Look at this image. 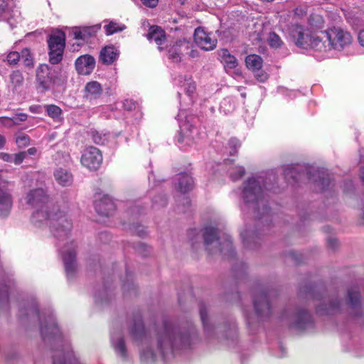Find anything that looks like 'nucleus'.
<instances>
[{
  "label": "nucleus",
  "mask_w": 364,
  "mask_h": 364,
  "mask_svg": "<svg viewBox=\"0 0 364 364\" xmlns=\"http://www.w3.org/2000/svg\"><path fill=\"white\" fill-rule=\"evenodd\" d=\"M25 200L37 209L31 217V221L36 226L48 225L55 237L62 240L68 237L73 223L68 214L67 205L61 208L58 205L50 203L46 191L41 188L30 190Z\"/></svg>",
  "instance_id": "obj_1"
},
{
  "label": "nucleus",
  "mask_w": 364,
  "mask_h": 364,
  "mask_svg": "<svg viewBox=\"0 0 364 364\" xmlns=\"http://www.w3.org/2000/svg\"><path fill=\"white\" fill-rule=\"evenodd\" d=\"M53 364H78V361L73 352L68 349L66 352L63 350L59 355L54 356Z\"/></svg>",
  "instance_id": "obj_27"
},
{
  "label": "nucleus",
  "mask_w": 364,
  "mask_h": 364,
  "mask_svg": "<svg viewBox=\"0 0 364 364\" xmlns=\"http://www.w3.org/2000/svg\"><path fill=\"white\" fill-rule=\"evenodd\" d=\"M102 92L101 85L97 81H91L85 87V97L92 100L98 98Z\"/></svg>",
  "instance_id": "obj_26"
},
{
  "label": "nucleus",
  "mask_w": 364,
  "mask_h": 364,
  "mask_svg": "<svg viewBox=\"0 0 364 364\" xmlns=\"http://www.w3.org/2000/svg\"><path fill=\"white\" fill-rule=\"evenodd\" d=\"M20 59H21L26 66H30L33 64V59L29 49L24 48L20 53Z\"/></svg>",
  "instance_id": "obj_43"
},
{
  "label": "nucleus",
  "mask_w": 364,
  "mask_h": 364,
  "mask_svg": "<svg viewBox=\"0 0 364 364\" xmlns=\"http://www.w3.org/2000/svg\"><path fill=\"white\" fill-rule=\"evenodd\" d=\"M296 174H297V172L294 168H287L284 171L285 178L288 181H289L290 178H292L293 181L297 180Z\"/></svg>",
  "instance_id": "obj_51"
},
{
  "label": "nucleus",
  "mask_w": 364,
  "mask_h": 364,
  "mask_svg": "<svg viewBox=\"0 0 364 364\" xmlns=\"http://www.w3.org/2000/svg\"><path fill=\"white\" fill-rule=\"evenodd\" d=\"M124 107L125 109L131 110L135 107V105H134V103L132 102L131 101L126 100L124 102Z\"/></svg>",
  "instance_id": "obj_61"
},
{
  "label": "nucleus",
  "mask_w": 364,
  "mask_h": 364,
  "mask_svg": "<svg viewBox=\"0 0 364 364\" xmlns=\"http://www.w3.org/2000/svg\"><path fill=\"white\" fill-rule=\"evenodd\" d=\"M254 73H255V77L259 82H265L268 79V75L265 72L261 70V69L259 70L258 72H254Z\"/></svg>",
  "instance_id": "obj_53"
},
{
  "label": "nucleus",
  "mask_w": 364,
  "mask_h": 364,
  "mask_svg": "<svg viewBox=\"0 0 364 364\" xmlns=\"http://www.w3.org/2000/svg\"><path fill=\"white\" fill-rule=\"evenodd\" d=\"M194 41L198 47L206 51L214 50L217 46V39L202 27L195 29Z\"/></svg>",
  "instance_id": "obj_8"
},
{
  "label": "nucleus",
  "mask_w": 364,
  "mask_h": 364,
  "mask_svg": "<svg viewBox=\"0 0 364 364\" xmlns=\"http://www.w3.org/2000/svg\"><path fill=\"white\" fill-rule=\"evenodd\" d=\"M9 186V182L1 177V171H0V188H6Z\"/></svg>",
  "instance_id": "obj_60"
},
{
  "label": "nucleus",
  "mask_w": 364,
  "mask_h": 364,
  "mask_svg": "<svg viewBox=\"0 0 364 364\" xmlns=\"http://www.w3.org/2000/svg\"><path fill=\"white\" fill-rule=\"evenodd\" d=\"M111 343L117 355L125 359L127 358V349L123 337L120 334H112L111 336Z\"/></svg>",
  "instance_id": "obj_25"
},
{
  "label": "nucleus",
  "mask_w": 364,
  "mask_h": 364,
  "mask_svg": "<svg viewBox=\"0 0 364 364\" xmlns=\"http://www.w3.org/2000/svg\"><path fill=\"white\" fill-rule=\"evenodd\" d=\"M49 47L50 62L52 64H58L61 61L65 48V34L58 32L50 36L48 41Z\"/></svg>",
  "instance_id": "obj_6"
},
{
  "label": "nucleus",
  "mask_w": 364,
  "mask_h": 364,
  "mask_svg": "<svg viewBox=\"0 0 364 364\" xmlns=\"http://www.w3.org/2000/svg\"><path fill=\"white\" fill-rule=\"evenodd\" d=\"M219 55L226 71L235 69L238 65V62L236 58L231 55L227 49L220 50Z\"/></svg>",
  "instance_id": "obj_31"
},
{
  "label": "nucleus",
  "mask_w": 364,
  "mask_h": 364,
  "mask_svg": "<svg viewBox=\"0 0 364 364\" xmlns=\"http://www.w3.org/2000/svg\"><path fill=\"white\" fill-rule=\"evenodd\" d=\"M358 40L360 45L364 47V29H362L359 31L358 34Z\"/></svg>",
  "instance_id": "obj_59"
},
{
  "label": "nucleus",
  "mask_w": 364,
  "mask_h": 364,
  "mask_svg": "<svg viewBox=\"0 0 364 364\" xmlns=\"http://www.w3.org/2000/svg\"><path fill=\"white\" fill-rule=\"evenodd\" d=\"M38 150L36 147H31V148H29L26 152V155L28 154V155H31V156H34L36 154Z\"/></svg>",
  "instance_id": "obj_63"
},
{
  "label": "nucleus",
  "mask_w": 364,
  "mask_h": 364,
  "mask_svg": "<svg viewBox=\"0 0 364 364\" xmlns=\"http://www.w3.org/2000/svg\"><path fill=\"white\" fill-rule=\"evenodd\" d=\"M284 317L289 321V326L297 331L305 330L312 326L311 315L304 309L298 311L292 315L285 314Z\"/></svg>",
  "instance_id": "obj_7"
},
{
  "label": "nucleus",
  "mask_w": 364,
  "mask_h": 364,
  "mask_svg": "<svg viewBox=\"0 0 364 364\" xmlns=\"http://www.w3.org/2000/svg\"><path fill=\"white\" fill-rule=\"evenodd\" d=\"M12 205L13 198L9 188H0V218L8 216Z\"/></svg>",
  "instance_id": "obj_18"
},
{
  "label": "nucleus",
  "mask_w": 364,
  "mask_h": 364,
  "mask_svg": "<svg viewBox=\"0 0 364 364\" xmlns=\"http://www.w3.org/2000/svg\"><path fill=\"white\" fill-rule=\"evenodd\" d=\"M268 42L269 46L274 48L281 47L283 43L280 37L274 32H272L269 34Z\"/></svg>",
  "instance_id": "obj_42"
},
{
  "label": "nucleus",
  "mask_w": 364,
  "mask_h": 364,
  "mask_svg": "<svg viewBox=\"0 0 364 364\" xmlns=\"http://www.w3.org/2000/svg\"><path fill=\"white\" fill-rule=\"evenodd\" d=\"M183 119H186V115L184 110H180L177 115V119L179 122L180 127V136H178V143L186 142L188 145H190V136L188 134V130L192 132L189 129V125L186 122V119L183 120Z\"/></svg>",
  "instance_id": "obj_21"
},
{
  "label": "nucleus",
  "mask_w": 364,
  "mask_h": 364,
  "mask_svg": "<svg viewBox=\"0 0 364 364\" xmlns=\"http://www.w3.org/2000/svg\"><path fill=\"white\" fill-rule=\"evenodd\" d=\"M10 81L14 88L20 87L23 82L22 73L18 70L12 72L10 75Z\"/></svg>",
  "instance_id": "obj_38"
},
{
  "label": "nucleus",
  "mask_w": 364,
  "mask_h": 364,
  "mask_svg": "<svg viewBox=\"0 0 364 364\" xmlns=\"http://www.w3.org/2000/svg\"><path fill=\"white\" fill-rule=\"evenodd\" d=\"M0 159L5 162L11 163L13 161V155L5 152H0Z\"/></svg>",
  "instance_id": "obj_56"
},
{
  "label": "nucleus",
  "mask_w": 364,
  "mask_h": 364,
  "mask_svg": "<svg viewBox=\"0 0 364 364\" xmlns=\"http://www.w3.org/2000/svg\"><path fill=\"white\" fill-rule=\"evenodd\" d=\"M200 318H201L202 323H203V326H204V329H205V331H207L208 328V323H207V321H208V318H207V309H206L205 306H200Z\"/></svg>",
  "instance_id": "obj_49"
},
{
  "label": "nucleus",
  "mask_w": 364,
  "mask_h": 364,
  "mask_svg": "<svg viewBox=\"0 0 364 364\" xmlns=\"http://www.w3.org/2000/svg\"><path fill=\"white\" fill-rule=\"evenodd\" d=\"M20 60V53L18 52H11L6 58V60L9 65H16Z\"/></svg>",
  "instance_id": "obj_48"
},
{
  "label": "nucleus",
  "mask_w": 364,
  "mask_h": 364,
  "mask_svg": "<svg viewBox=\"0 0 364 364\" xmlns=\"http://www.w3.org/2000/svg\"><path fill=\"white\" fill-rule=\"evenodd\" d=\"M29 136L23 133H18L16 135V144L18 148H24L30 144Z\"/></svg>",
  "instance_id": "obj_39"
},
{
  "label": "nucleus",
  "mask_w": 364,
  "mask_h": 364,
  "mask_svg": "<svg viewBox=\"0 0 364 364\" xmlns=\"http://www.w3.org/2000/svg\"><path fill=\"white\" fill-rule=\"evenodd\" d=\"M26 158V151H20L13 155V163L16 165L21 164L23 160Z\"/></svg>",
  "instance_id": "obj_50"
},
{
  "label": "nucleus",
  "mask_w": 364,
  "mask_h": 364,
  "mask_svg": "<svg viewBox=\"0 0 364 364\" xmlns=\"http://www.w3.org/2000/svg\"><path fill=\"white\" fill-rule=\"evenodd\" d=\"M192 47V43L185 38L177 41L168 48V58L174 62H179L181 55L186 53Z\"/></svg>",
  "instance_id": "obj_16"
},
{
  "label": "nucleus",
  "mask_w": 364,
  "mask_h": 364,
  "mask_svg": "<svg viewBox=\"0 0 364 364\" xmlns=\"http://www.w3.org/2000/svg\"><path fill=\"white\" fill-rule=\"evenodd\" d=\"M339 310V302H332L324 298L322 303L316 306V311L320 314H333Z\"/></svg>",
  "instance_id": "obj_28"
},
{
  "label": "nucleus",
  "mask_w": 364,
  "mask_h": 364,
  "mask_svg": "<svg viewBox=\"0 0 364 364\" xmlns=\"http://www.w3.org/2000/svg\"><path fill=\"white\" fill-rule=\"evenodd\" d=\"M54 178L57 183L62 186H68L73 183L72 174L68 170L62 168L55 171Z\"/></svg>",
  "instance_id": "obj_29"
},
{
  "label": "nucleus",
  "mask_w": 364,
  "mask_h": 364,
  "mask_svg": "<svg viewBox=\"0 0 364 364\" xmlns=\"http://www.w3.org/2000/svg\"><path fill=\"white\" fill-rule=\"evenodd\" d=\"M98 29L97 26L76 28L73 31V35L75 39L85 41L94 36Z\"/></svg>",
  "instance_id": "obj_30"
},
{
  "label": "nucleus",
  "mask_w": 364,
  "mask_h": 364,
  "mask_svg": "<svg viewBox=\"0 0 364 364\" xmlns=\"http://www.w3.org/2000/svg\"><path fill=\"white\" fill-rule=\"evenodd\" d=\"M91 134L92 140L96 144L102 145L104 144L107 141L106 136L99 133L97 131L92 132Z\"/></svg>",
  "instance_id": "obj_44"
},
{
  "label": "nucleus",
  "mask_w": 364,
  "mask_h": 364,
  "mask_svg": "<svg viewBox=\"0 0 364 364\" xmlns=\"http://www.w3.org/2000/svg\"><path fill=\"white\" fill-rule=\"evenodd\" d=\"M289 35L297 46L309 48L312 34L308 30H305L299 25H292L289 28Z\"/></svg>",
  "instance_id": "obj_11"
},
{
  "label": "nucleus",
  "mask_w": 364,
  "mask_h": 364,
  "mask_svg": "<svg viewBox=\"0 0 364 364\" xmlns=\"http://www.w3.org/2000/svg\"><path fill=\"white\" fill-rule=\"evenodd\" d=\"M27 118H28V115L26 114L19 113V114H16L14 116H13L12 117H11V122H12V124L14 126V125H18L21 122L26 121L27 119Z\"/></svg>",
  "instance_id": "obj_47"
},
{
  "label": "nucleus",
  "mask_w": 364,
  "mask_h": 364,
  "mask_svg": "<svg viewBox=\"0 0 364 364\" xmlns=\"http://www.w3.org/2000/svg\"><path fill=\"white\" fill-rule=\"evenodd\" d=\"M141 357L146 362L154 361L156 358V353H154L151 349H148L141 352Z\"/></svg>",
  "instance_id": "obj_46"
},
{
  "label": "nucleus",
  "mask_w": 364,
  "mask_h": 364,
  "mask_svg": "<svg viewBox=\"0 0 364 364\" xmlns=\"http://www.w3.org/2000/svg\"><path fill=\"white\" fill-rule=\"evenodd\" d=\"M60 252L64 262L67 276L69 278L72 277L77 271L76 254L74 245L71 243L69 247H64Z\"/></svg>",
  "instance_id": "obj_13"
},
{
  "label": "nucleus",
  "mask_w": 364,
  "mask_h": 364,
  "mask_svg": "<svg viewBox=\"0 0 364 364\" xmlns=\"http://www.w3.org/2000/svg\"><path fill=\"white\" fill-rule=\"evenodd\" d=\"M158 202L159 203V205L161 206H164L166 205V199L164 196H159L156 197L154 199V203L156 204L158 203Z\"/></svg>",
  "instance_id": "obj_58"
},
{
  "label": "nucleus",
  "mask_w": 364,
  "mask_h": 364,
  "mask_svg": "<svg viewBox=\"0 0 364 364\" xmlns=\"http://www.w3.org/2000/svg\"><path fill=\"white\" fill-rule=\"evenodd\" d=\"M204 247L210 254L221 253L224 256L232 257L233 248L230 237L224 234L218 237L217 230L212 226H206L203 230Z\"/></svg>",
  "instance_id": "obj_4"
},
{
  "label": "nucleus",
  "mask_w": 364,
  "mask_h": 364,
  "mask_svg": "<svg viewBox=\"0 0 364 364\" xmlns=\"http://www.w3.org/2000/svg\"><path fill=\"white\" fill-rule=\"evenodd\" d=\"M119 51L113 46H105L100 53V60L102 63L110 65L119 57Z\"/></svg>",
  "instance_id": "obj_22"
},
{
  "label": "nucleus",
  "mask_w": 364,
  "mask_h": 364,
  "mask_svg": "<svg viewBox=\"0 0 364 364\" xmlns=\"http://www.w3.org/2000/svg\"><path fill=\"white\" fill-rule=\"evenodd\" d=\"M246 65L253 72H258L262 66V59L257 55H249L245 59Z\"/></svg>",
  "instance_id": "obj_33"
},
{
  "label": "nucleus",
  "mask_w": 364,
  "mask_h": 364,
  "mask_svg": "<svg viewBox=\"0 0 364 364\" xmlns=\"http://www.w3.org/2000/svg\"><path fill=\"white\" fill-rule=\"evenodd\" d=\"M95 66V58L90 55L79 57L75 61V68L80 75H89Z\"/></svg>",
  "instance_id": "obj_17"
},
{
  "label": "nucleus",
  "mask_w": 364,
  "mask_h": 364,
  "mask_svg": "<svg viewBox=\"0 0 364 364\" xmlns=\"http://www.w3.org/2000/svg\"><path fill=\"white\" fill-rule=\"evenodd\" d=\"M143 4L149 8H154L157 6L159 0H140Z\"/></svg>",
  "instance_id": "obj_57"
},
{
  "label": "nucleus",
  "mask_w": 364,
  "mask_h": 364,
  "mask_svg": "<svg viewBox=\"0 0 364 364\" xmlns=\"http://www.w3.org/2000/svg\"><path fill=\"white\" fill-rule=\"evenodd\" d=\"M263 180L262 178H250L244 183L242 188V198L245 203L262 215L267 214L269 210L264 197Z\"/></svg>",
  "instance_id": "obj_3"
},
{
  "label": "nucleus",
  "mask_w": 364,
  "mask_h": 364,
  "mask_svg": "<svg viewBox=\"0 0 364 364\" xmlns=\"http://www.w3.org/2000/svg\"><path fill=\"white\" fill-rule=\"evenodd\" d=\"M254 307L259 319L262 320L271 314V307L265 292H259L254 296Z\"/></svg>",
  "instance_id": "obj_12"
},
{
  "label": "nucleus",
  "mask_w": 364,
  "mask_h": 364,
  "mask_svg": "<svg viewBox=\"0 0 364 364\" xmlns=\"http://www.w3.org/2000/svg\"><path fill=\"white\" fill-rule=\"evenodd\" d=\"M102 161V156L100 151L93 146L86 149L81 157L82 164L89 169H97Z\"/></svg>",
  "instance_id": "obj_10"
},
{
  "label": "nucleus",
  "mask_w": 364,
  "mask_h": 364,
  "mask_svg": "<svg viewBox=\"0 0 364 364\" xmlns=\"http://www.w3.org/2000/svg\"><path fill=\"white\" fill-rule=\"evenodd\" d=\"M241 237L242 239L243 243L247 247H251V242H255L256 238V234L253 231L244 230L240 233Z\"/></svg>",
  "instance_id": "obj_37"
},
{
  "label": "nucleus",
  "mask_w": 364,
  "mask_h": 364,
  "mask_svg": "<svg viewBox=\"0 0 364 364\" xmlns=\"http://www.w3.org/2000/svg\"><path fill=\"white\" fill-rule=\"evenodd\" d=\"M11 4L10 0H0V18L8 20L11 14Z\"/></svg>",
  "instance_id": "obj_35"
},
{
  "label": "nucleus",
  "mask_w": 364,
  "mask_h": 364,
  "mask_svg": "<svg viewBox=\"0 0 364 364\" xmlns=\"http://www.w3.org/2000/svg\"><path fill=\"white\" fill-rule=\"evenodd\" d=\"M230 177L233 181L238 180L245 174V168L242 166H238L230 171Z\"/></svg>",
  "instance_id": "obj_45"
},
{
  "label": "nucleus",
  "mask_w": 364,
  "mask_h": 364,
  "mask_svg": "<svg viewBox=\"0 0 364 364\" xmlns=\"http://www.w3.org/2000/svg\"><path fill=\"white\" fill-rule=\"evenodd\" d=\"M95 208L98 214L108 216L114 210L115 205L113 200L106 196L95 200Z\"/></svg>",
  "instance_id": "obj_19"
},
{
  "label": "nucleus",
  "mask_w": 364,
  "mask_h": 364,
  "mask_svg": "<svg viewBox=\"0 0 364 364\" xmlns=\"http://www.w3.org/2000/svg\"><path fill=\"white\" fill-rule=\"evenodd\" d=\"M323 32V31L321 32V36L311 35L310 40L311 43L309 44V48L318 51L329 50L328 41L326 40V38L323 37V35L322 34Z\"/></svg>",
  "instance_id": "obj_32"
},
{
  "label": "nucleus",
  "mask_w": 364,
  "mask_h": 364,
  "mask_svg": "<svg viewBox=\"0 0 364 364\" xmlns=\"http://www.w3.org/2000/svg\"><path fill=\"white\" fill-rule=\"evenodd\" d=\"M319 183H321V185L323 186V188H324V187L328 186L329 184V180L328 178H322L320 181H319Z\"/></svg>",
  "instance_id": "obj_64"
},
{
  "label": "nucleus",
  "mask_w": 364,
  "mask_h": 364,
  "mask_svg": "<svg viewBox=\"0 0 364 364\" xmlns=\"http://www.w3.org/2000/svg\"><path fill=\"white\" fill-rule=\"evenodd\" d=\"M190 52L188 53V50L186 53H188V55L191 58H197L198 56V52L195 50H192L191 48L189 49Z\"/></svg>",
  "instance_id": "obj_62"
},
{
  "label": "nucleus",
  "mask_w": 364,
  "mask_h": 364,
  "mask_svg": "<svg viewBox=\"0 0 364 364\" xmlns=\"http://www.w3.org/2000/svg\"><path fill=\"white\" fill-rule=\"evenodd\" d=\"M129 333L134 341L142 340L144 336V328L140 316H137L132 321Z\"/></svg>",
  "instance_id": "obj_24"
},
{
  "label": "nucleus",
  "mask_w": 364,
  "mask_h": 364,
  "mask_svg": "<svg viewBox=\"0 0 364 364\" xmlns=\"http://www.w3.org/2000/svg\"><path fill=\"white\" fill-rule=\"evenodd\" d=\"M197 338L195 328L192 326L186 329L183 326L165 322L156 333L157 352L164 355L174 348L189 347Z\"/></svg>",
  "instance_id": "obj_2"
},
{
  "label": "nucleus",
  "mask_w": 364,
  "mask_h": 364,
  "mask_svg": "<svg viewBox=\"0 0 364 364\" xmlns=\"http://www.w3.org/2000/svg\"><path fill=\"white\" fill-rule=\"evenodd\" d=\"M322 34L328 41V49L341 50L352 42L350 33L339 27L329 28Z\"/></svg>",
  "instance_id": "obj_5"
},
{
  "label": "nucleus",
  "mask_w": 364,
  "mask_h": 364,
  "mask_svg": "<svg viewBox=\"0 0 364 364\" xmlns=\"http://www.w3.org/2000/svg\"><path fill=\"white\" fill-rule=\"evenodd\" d=\"M149 41H154L158 45L159 50H163L162 46L166 41L165 31L159 26H152L149 28V33L146 34Z\"/></svg>",
  "instance_id": "obj_20"
},
{
  "label": "nucleus",
  "mask_w": 364,
  "mask_h": 364,
  "mask_svg": "<svg viewBox=\"0 0 364 364\" xmlns=\"http://www.w3.org/2000/svg\"><path fill=\"white\" fill-rule=\"evenodd\" d=\"M53 71L47 65H41L38 67L36 77L39 87L42 89V91L48 90L50 89L51 83L55 82Z\"/></svg>",
  "instance_id": "obj_15"
},
{
  "label": "nucleus",
  "mask_w": 364,
  "mask_h": 364,
  "mask_svg": "<svg viewBox=\"0 0 364 364\" xmlns=\"http://www.w3.org/2000/svg\"><path fill=\"white\" fill-rule=\"evenodd\" d=\"M41 333L45 341H50L53 339L55 341L61 342L62 336L60 330L55 325L53 316H49L48 320L41 321Z\"/></svg>",
  "instance_id": "obj_9"
},
{
  "label": "nucleus",
  "mask_w": 364,
  "mask_h": 364,
  "mask_svg": "<svg viewBox=\"0 0 364 364\" xmlns=\"http://www.w3.org/2000/svg\"><path fill=\"white\" fill-rule=\"evenodd\" d=\"M0 125H2L6 127H12L13 124L11 118L9 117H0Z\"/></svg>",
  "instance_id": "obj_55"
},
{
  "label": "nucleus",
  "mask_w": 364,
  "mask_h": 364,
  "mask_svg": "<svg viewBox=\"0 0 364 364\" xmlns=\"http://www.w3.org/2000/svg\"><path fill=\"white\" fill-rule=\"evenodd\" d=\"M26 311L27 312V315L35 316L36 318L40 317L38 309L35 305H31V306L28 307V309H26Z\"/></svg>",
  "instance_id": "obj_54"
},
{
  "label": "nucleus",
  "mask_w": 364,
  "mask_h": 364,
  "mask_svg": "<svg viewBox=\"0 0 364 364\" xmlns=\"http://www.w3.org/2000/svg\"><path fill=\"white\" fill-rule=\"evenodd\" d=\"M8 303V289L4 284H0V309L6 306Z\"/></svg>",
  "instance_id": "obj_41"
},
{
  "label": "nucleus",
  "mask_w": 364,
  "mask_h": 364,
  "mask_svg": "<svg viewBox=\"0 0 364 364\" xmlns=\"http://www.w3.org/2000/svg\"><path fill=\"white\" fill-rule=\"evenodd\" d=\"M46 112L49 117L54 119H58L62 113L61 109L55 105H49L46 106Z\"/></svg>",
  "instance_id": "obj_40"
},
{
  "label": "nucleus",
  "mask_w": 364,
  "mask_h": 364,
  "mask_svg": "<svg viewBox=\"0 0 364 364\" xmlns=\"http://www.w3.org/2000/svg\"><path fill=\"white\" fill-rule=\"evenodd\" d=\"M346 302L350 309V314L356 317L361 316L363 309L360 305V292L357 287H351L348 289Z\"/></svg>",
  "instance_id": "obj_14"
},
{
  "label": "nucleus",
  "mask_w": 364,
  "mask_h": 364,
  "mask_svg": "<svg viewBox=\"0 0 364 364\" xmlns=\"http://www.w3.org/2000/svg\"><path fill=\"white\" fill-rule=\"evenodd\" d=\"M175 187L178 191L185 193L193 188V180L187 173H180L176 178Z\"/></svg>",
  "instance_id": "obj_23"
},
{
  "label": "nucleus",
  "mask_w": 364,
  "mask_h": 364,
  "mask_svg": "<svg viewBox=\"0 0 364 364\" xmlns=\"http://www.w3.org/2000/svg\"><path fill=\"white\" fill-rule=\"evenodd\" d=\"M229 146L232 148V150L230 152V154L234 155L237 153V149L240 146V144L238 139L235 138H232L229 141Z\"/></svg>",
  "instance_id": "obj_52"
},
{
  "label": "nucleus",
  "mask_w": 364,
  "mask_h": 364,
  "mask_svg": "<svg viewBox=\"0 0 364 364\" xmlns=\"http://www.w3.org/2000/svg\"><path fill=\"white\" fill-rule=\"evenodd\" d=\"M180 81L182 83L181 86L184 87L186 95L191 97L196 88L195 82L191 79V77H188L186 76L181 77Z\"/></svg>",
  "instance_id": "obj_34"
},
{
  "label": "nucleus",
  "mask_w": 364,
  "mask_h": 364,
  "mask_svg": "<svg viewBox=\"0 0 364 364\" xmlns=\"http://www.w3.org/2000/svg\"><path fill=\"white\" fill-rule=\"evenodd\" d=\"M105 33L107 36L112 35L117 32L124 31L126 26L124 24H119L114 21H110L107 25L104 26Z\"/></svg>",
  "instance_id": "obj_36"
}]
</instances>
